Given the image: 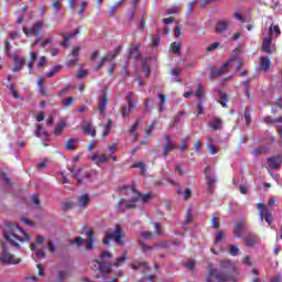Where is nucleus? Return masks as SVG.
Masks as SVG:
<instances>
[{
	"mask_svg": "<svg viewBox=\"0 0 282 282\" xmlns=\"http://www.w3.org/2000/svg\"><path fill=\"white\" fill-rule=\"evenodd\" d=\"M200 148H202V143H200L199 139H196V141H194V150L196 152H199Z\"/></svg>",
	"mask_w": 282,
	"mask_h": 282,
	"instance_id": "nucleus-58",
	"label": "nucleus"
},
{
	"mask_svg": "<svg viewBox=\"0 0 282 282\" xmlns=\"http://www.w3.org/2000/svg\"><path fill=\"white\" fill-rule=\"evenodd\" d=\"M164 140H165V145L163 148V155L164 158H167L169 153H171V151H174L175 145L173 144V142H171V137L164 135Z\"/></svg>",
	"mask_w": 282,
	"mask_h": 282,
	"instance_id": "nucleus-12",
	"label": "nucleus"
},
{
	"mask_svg": "<svg viewBox=\"0 0 282 282\" xmlns=\"http://www.w3.org/2000/svg\"><path fill=\"white\" fill-rule=\"evenodd\" d=\"M197 110H198L197 117H200V115H203V112H204L203 101H199V104L197 106Z\"/></svg>",
	"mask_w": 282,
	"mask_h": 282,
	"instance_id": "nucleus-60",
	"label": "nucleus"
},
{
	"mask_svg": "<svg viewBox=\"0 0 282 282\" xmlns=\"http://www.w3.org/2000/svg\"><path fill=\"white\" fill-rule=\"evenodd\" d=\"M78 204L80 208H85V206L89 204V196L87 194L82 195L78 198Z\"/></svg>",
	"mask_w": 282,
	"mask_h": 282,
	"instance_id": "nucleus-29",
	"label": "nucleus"
},
{
	"mask_svg": "<svg viewBox=\"0 0 282 282\" xmlns=\"http://www.w3.org/2000/svg\"><path fill=\"white\" fill-rule=\"evenodd\" d=\"M271 282H282V276L280 274L272 276Z\"/></svg>",
	"mask_w": 282,
	"mask_h": 282,
	"instance_id": "nucleus-64",
	"label": "nucleus"
},
{
	"mask_svg": "<svg viewBox=\"0 0 282 282\" xmlns=\"http://www.w3.org/2000/svg\"><path fill=\"white\" fill-rule=\"evenodd\" d=\"M44 135L45 140H47V132L43 130V127L41 124H37V130L35 131V137L41 138Z\"/></svg>",
	"mask_w": 282,
	"mask_h": 282,
	"instance_id": "nucleus-33",
	"label": "nucleus"
},
{
	"mask_svg": "<svg viewBox=\"0 0 282 282\" xmlns=\"http://www.w3.org/2000/svg\"><path fill=\"white\" fill-rule=\"evenodd\" d=\"M128 106L121 108L122 118H129L131 111L135 109V102L133 101V93H129L126 97Z\"/></svg>",
	"mask_w": 282,
	"mask_h": 282,
	"instance_id": "nucleus-8",
	"label": "nucleus"
},
{
	"mask_svg": "<svg viewBox=\"0 0 282 282\" xmlns=\"http://www.w3.org/2000/svg\"><path fill=\"white\" fill-rule=\"evenodd\" d=\"M9 89L13 96V98H15L17 100H19V98H21V96H19V93L17 91V89L14 88V85H10Z\"/></svg>",
	"mask_w": 282,
	"mask_h": 282,
	"instance_id": "nucleus-47",
	"label": "nucleus"
},
{
	"mask_svg": "<svg viewBox=\"0 0 282 282\" xmlns=\"http://www.w3.org/2000/svg\"><path fill=\"white\" fill-rule=\"evenodd\" d=\"M84 133L86 135H90L91 138H96V129L91 127V122H85L82 127Z\"/></svg>",
	"mask_w": 282,
	"mask_h": 282,
	"instance_id": "nucleus-17",
	"label": "nucleus"
},
{
	"mask_svg": "<svg viewBox=\"0 0 282 282\" xmlns=\"http://www.w3.org/2000/svg\"><path fill=\"white\" fill-rule=\"evenodd\" d=\"M234 15H235L236 20H240V22H246L243 15H241V13L235 12Z\"/></svg>",
	"mask_w": 282,
	"mask_h": 282,
	"instance_id": "nucleus-63",
	"label": "nucleus"
},
{
	"mask_svg": "<svg viewBox=\"0 0 282 282\" xmlns=\"http://www.w3.org/2000/svg\"><path fill=\"white\" fill-rule=\"evenodd\" d=\"M257 208L259 210V217L260 221H268V224H272L273 217H272V210H270L268 204H264L263 202H259L257 204Z\"/></svg>",
	"mask_w": 282,
	"mask_h": 282,
	"instance_id": "nucleus-6",
	"label": "nucleus"
},
{
	"mask_svg": "<svg viewBox=\"0 0 282 282\" xmlns=\"http://www.w3.org/2000/svg\"><path fill=\"white\" fill-rule=\"evenodd\" d=\"M111 257H113V254H111V252L109 251H102L100 254V259H111Z\"/></svg>",
	"mask_w": 282,
	"mask_h": 282,
	"instance_id": "nucleus-56",
	"label": "nucleus"
},
{
	"mask_svg": "<svg viewBox=\"0 0 282 282\" xmlns=\"http://www.w3.org/2000/svg\"><path fill=\"white\" fill-rule=\"evenodd\" d=\"M224 237H225L224 230L218 229V232L216 235L215 245L217 246L220 241H223Z\"/></svg>",
	"mask_w": 282,
	"mask_h": 282,
	"instance_id": "nucleus-41",
	"label": "nucleus"
},
{
	"mask_svg": "<svg viewBox=\"0 0 282 282\" xmlns=\"http://www.w3.org/2000/svg\"><path fill=\"white\" fill-rule=\"evenodd\" d=\"M205 95V86L197 84L196 97L198 101H203Z\"/></svg>",
	"mask_w": 282,
	"mask_h": 282,
	"instance_id": "nucleus-23",
	"label": "nucleus"
},
{
	"mask_svg": "<svg viewBox=\"0 0 282 282\" xmlns=\"http://www.w3.org/2000/svg\"><path fill=\"white\" fill-rule=\"evenodd\" d=\"M85 8H87V2H82L80 9L78 11L79 17H83V14L85 13Z\"/></svg>",
	"mask_w": 282,
	"mask_h": 282,
	"instance_id": "nucleus-59",
	"label": "nucleus"
},
{
	"mask_svg": "<svg viewBox=\"0 0 282 282\" xmlns=\"http://www.w3.org/2000/svg\"><path fill=\"white\" fill-rule=\"evenodd\" d=\"M35 257L37 259H45V251L43 249L35 251Z\"/></svg>",
	"mask_w": 282,
	"mask_h": 282,
	"instance_id": "nucleus-54",
	"label": "nucleus"
},
{
	"mask_svg": "<svg viewBox=\"0 0 282 282\" xmlns=\"http://www.w3.org/2000/svg\"><path fill=\"white\" fill-rule=\"evenodd\" d=\"M70 105H74V97H69L67 99H64L62 102V107H70Z\"/></svg>",
	"mask_w": 282,
	"mask_h": 282,
	"instance_id": "nucleus-43",
	"label": "nucleus"
},
{
	"mask_svg": "<svg viewBox=\"0 0 282 282\" xmlns=\"http://www.w3.org/2000/svg\"><path fill=\"white\" fill-rule=\"evenodd\" d=\"M72 243H75L76 246H78L80 248V246H83V243H85V238L76 237Z\"/></svg>",
	"mask_w": 282,
	"mask_h": 282,
	"instance_id": "nucleus-50",
	"label": "nucleus"
},
{
	"mask_svg": "<svg viewBox=\"0 0 282 282\" xmlns=\"http://www.w3.org/2000/svg\"><path fill=\"white\" fill-rule=\"evenodd\" d=\"M116 241L119 246H124L122 242V229L120 226H115V230L109 229L106 238L104 239V243L108 246L109 241Z\"/></svg>",
	"mask_w": 282,
	"mask_h": 282,
	"instance_id": "nucleus-4",
	"label": "nucleus"
},
{
	"mask_svg": "<svg viewBox=\"0 0 282 282\" xmlns=\"http://www.w3.org/2000/svg\"><path fill=\"white\" fill-rule=\"evenodd\" d=\"M208 272L206 274L207 282H237V268L232 261L225 259L220 261V272H217L216 268H213L212 263L208 264Z\"/></svg>",
	"mask_w": 282,
	"mask_h": 282,
	"instance_id": "nucleus-1",
	"label": "nucleus"
},
{
	"mask_svg": "<svg viewBox=\"0 0 282 282\" xmlns=\"http://www.w3.org/2000/svg\"><path fill=\"white\" fill-rule=\"evenodd\" d=\"M108 102H109V99L107 98V96H102L99 101V111H100L101 116H105V111H107Z\"/></svg>",
	"mask_w": 282,
	"mask_h": 282,
	"instance_id": "nucleus-20",
	"label": "nucleus"
},
{
	"mask_svg": "<svg viewBox=\"0 0 282 282\" xmlns=\"http://www.w3.org/2000/svg\"><path fill=\"white\" fill-rule=\"evenodd\" d=\"M246 243L247 246H254V243H257V235H254V232L247 235Z\"/></svg>",
	"mask_w": 282,
	"mask_h": 282,
	"instance_id": "nucleus-27",
	"label": "nucleus"
},
{
	"mask_svg": "<svg viewBox=\"0 0 282 282\" xmlns=\"http://www.w3.org/2000/svg\"><path fill=\"white\" fill-rule=\"evenodd\" d=\"M210 224H212L213 228L218 230L220 228V219H219V217H217V216L212 217Z\"/></svg>",
	"mask_w": 282,
	"mask_h": 282,
	"instance_id": "nucleus-34",
	"label": "nucleus"
},
{
	"mask_svg": "<svg viewBox=\"0 0 282 282\" xmlns=\"http://www.w3.org/2000/svg\"><path fill=\"white\" fill-rule=\"evenodd\" d=\"M229 252L230 254H232L234 257H236L239 252V248L238 246H235V245H230L229 246Z\"/></svg>",
	"mask_w": 282,
	"mask_h": 282,
	"instance_id": "nucleus-46",
	"label": "nucleus"
},
{
	"mask_svg": "<svg viewBox=\"0 0 282 282\" xmlns=\"http://www.w3.org/2000/svg\"><path fill=\"white\" fill-rule=\"evenodd\" d=\"M65 127H67V123L65 121L58 122L57 126L55 127L54 135H61Z\"/></svg>",
	"mask_w": 282,
	"mask_h": 282,
	"instance_id": "nucleus-28",
	"label": "nucleus"
},
{
	"mask_svg": "<svg viewBox=\"0 0 282 282\" xmlns=\"http://www.w3.org/2000/svg\"><path fill=\"white\" fill-rule=\"evenodd\" d=\"M62 208L64 210H72V208H74V202L68 200V202L62 203Z\"/></svg>",
	"mask_w": 282,
	"mask_h": 282,
	"instance_id": "nucleus-40",
	"label": "nucleus"
},
{
	"mask_svg": "<svg viewBox=\"0 0 282 282\" xmlns=\"http://www.w3.org/2000/svg\"><path fill=\"white\" fill-rule=\"evenodd\" d=\"M221 126H223V121L218 117H215V119H213V121H210L209 123V128H213V130H219Z\"/></svg>",
	"mask_w": 282,
	"mask_h": 282,
	"instance_id": "nucleus-24",
	"label": "nucleus"
},
{
	"mask_svg": "<svg viewBox=\"0 0 282 282\" xmlns=\"http://www.w3.org/2000/svg\"><path fill=\"white\" fill-rule=\"evenodd\" d=\"M2 230H3L4 239L13 248H21V243H25V241H30V235H28L22 229H19V225L17 224L6 223Z\"/></svg>",
	"mask_w": 282,
	"mask_h": 282,
	"instance_id": "nucleus-2",
	"label": "nucleus"
},
{
	"mask_svg": "<svg viewBox=\"0 0 282 282\" xmlns=\"http://www.w3.org/2000/svg\"><path fill=\"white\" fill-rule=\"evenodd\" d=\"M88 239L86 240V250H93L94 243H96V234L94 230L87 231Z\"/></svg>",
	"mask_w": 282,
	"mask_h": 282,
	"instance_id": "nucleus-14",
	"label": "nucleus"
},
{
	"mask_svg": "<svg viewBox=\"0 0 282 282\" xmlns=\"http://www.w3.org/2000/svg\"><path fill=\"white\" fill-rule=\"evenodd\" d=\"M2 252L0 254V261L3 263H9L11 265H17V263H21V259L17 258L14 254L8 251V245L6 242H1Z\"/></svg>",
	"mask_w": 282,
	"mask_h": 282,
	"instance_id": "nucleus-5",
	"label": "nucleus"
},
{
	"mask_svg": "<svg viewBox=\"0 0 282 282\" xmlns=\"http://www.w3.org/2000/svg\"><path fill=\"white\" fill-rule=\"evenodd\" d=\"M141 237L143 239H153V234L151 231H143L141 232Z\"/></svg>",
	"mask_w": 282,
	"mask_h": 282,
	"instance_id": "nucleus-55",
	"label": "nucleus"
},
{
	"mask_svg": "<svg viewBox=\"0 0 282 282\" xmlns=\"http://www.w3.org/2000/svg\"><path fill=\"white\" fill-rule=\"evenodd\" d=\"M271 44H272V37L271 36L263 39L262 48H263L264 53H268V54L272 53Z\"/></svg>",
	"mask_w": 282,
	"mask_h": 282,
	"instance_id": "nucleus-18",
	"label": "nucleus"
},
{
	"mask_svg": "<svg viewBox=\"0 0 282 282\" xmlns=\"http://www.w3.org/2000/svg\"><path fill=\"white\" fill-rule=\"evenodd\" d=\"M90 160L93 162H95V164H105V162H107L109 160V156L105 153L102 154H96L94 153L91 156H90Z\"/></svg>",
	"mask_w": 282,
	"mask_h": 282,
	"instance_id": "nucleus-15",
	"label": "nucleus"
},
{
	"mask_svg": "<svg viewBox=\"0 0 282 282\" xmlns=\"http://www.w3.org/2000/svg\"><path fill=\"white\" fill-rule=\"evenodd\" d=\"M69 171L73 173L74 177L77 178L78 184H83V178H79L83 173V169L76 170L75 167H70Z\"/></svg>",
	"mask_w": 282,
	"mask_h": 282,
	"instance_id": "nucleus-26",
	"label": "nucleus"
},
{
	"mask_svg": "<svg viewBox=\"0 0 282 282\" xmlns=\"http://www.w3.org/2000/svg\"><path fill=\"white\" fill-rule=\"evenodd\" d=\"M272 66V61L270 57H261L260 59V67L263 69V70H270Z\"/></svg>",
	"mask_w": 282,
	"mask_h": 282,
	"instance_id": "nucleus-19",
	"label": "nucleus"
},
{
	"mask_svg": "<svg viewBox=\"0 0 282 282\" xmlns=\"http://www.w3.org/2000/svg\"><path fill=\"white\" fill-rule=\"evenodd\" d=\"M188 141H189V137H185L184 139H181V145H178V150L181 152H185V150H187Z\"/></svg>",
	"mask_w": 282,
	"mask_h": 282,
	"instance_id": "nucleus-30",
	"label": "nucleus"
},
{
	"mask_svg": "<svg viewBox=\"0 0 282 282\" xmlns=\"http://www.w3.org/2000/svg\"><path fill=\"white\" fill-rule=\"evenodd\" d=\"M116 56H118V48L111 53H108V55L106 57H102L101 63H107V61H113V58H116Z\"/></svg>",
	"mask_w": 282,
	"mask_h": 282,
	"instance_id": "nucleus-31",
	"label": "nucleus"
},
{
	"mask_svg": "<svg viewBox=\"0 0 282 282\" xmlns=\"http://www.w3.org/2000/svg\"><path fill=\"white\" fill-rule=\"evenodd\" d=\"M69 276V270H62L57 273V281H65Z\"/></svg>",
	"mask_w": 282,
	"mask_h": 282,
	"instance_id": "nucleus-32",
	"label": "nucleus"
},
{
	"mask_svg": "<svg viewBox=\"0 0 282 282\" xmlns=\"http://www.w3.org/2000/svg\"><path fill=\"white\" fill-rule=\"evenodd\" d=\"M13 61H14V67L12 72H21V69H23V66L25 65V58L13 56Z\"/></svg>",
	"mask_w": 282,
	"mask_h": 282,
	"instance_id": "nucleus-16",
	"label": "nucleus"
},
{
	"mask_svg": "<svg viewBox=\"0 0 282 282\" xmlns=\"http://www.w3.org/2000/svg\"><path fill=\"white\" fill-rule=\"evenodd\" d=\"M45 63H47V57L41 56V57H40V62H39V64H37V67H44V66H45Z\"/></svg>",
	"mask_w": 282,
	"mask_h": 282,
	"instance_id": "nucleus-57",
	"label": "nucleus"
},
{
	"mask_svg": "<svg viewBox=\"0 0 282 282\" xmlns=\"http://www.w3.org/2000/svg\"><path fill=\"white\" fill-rule=\"evenodd\" d=\"M126 193H127V195H130V197H132V199L129 200L127 204H124V198H120V200L117 204V207L120 210V213H124V210H127V208H135V204H138V202H140V199H142V202H147L150 197L149 195L142 196V194L140 192H138L137 189H134L132 186H127Z\"/></svg>",
	"mask_w": 282,
	"mask_h": 282,
	"instance_id": "nucleus-3",
	"label": "nucleus"
},
{
	"mask_svg": "<svg viewBox=\"0 0 282 282\" xmlns=\"http://www.w3.org/2000/svg\"><path fill=\"white\" fill-rule=\"evenodd\" d=\"M193 220V215L191 213V208H187L185 212V221L184 224H189Z\"/></svg>",
	"mask_w": 282,
	"mask_h": 282,
	"instance_id": "nucleus-42",
	"label": "nucleus"
},
{
	"mask_svg": "<svg viewBox=\"0 0 282 282\" xmlns=\"http://www.w3.org/2000/svg\"><path fill=\"white\" fill-rule=\"evenodd\" d=\"M210 154H217L219 150L215 145H208Z\"/></svg>",
	"mask_w": 282,
	"mask_h": 282,
	"instance_id": "nucleus-61",
	"label": "nucleus"
},
{
	"mask_svg": "<svg viewBox=\"0 0 282 282\" xmlns=\"http://www.w3.org/2000/svg\"><path fill=\"white\" fill-rule=\"evenodd\" d=\"M220 46V42H214L213 44H209V46H207L206 51L208 52H214L216 51V48H218Z\"/></svg>",
	"mask_w": 282,
	"mask_h": 282,
	"instance_id": "nucleus-44",
	"label": "nucleus"
},
{
	"mask_svg": "<svg viewBox=\"0 0 282 282\" xmlns=\"http://www.w3.org/2000/svg\"><path fill=\"white\" fill-rule=\"evenodd\" d=\"M108 151H109L110 155H113V153H116L118 151V143H113V144L109 145Z\"/></svg>",
	"mask_w": 282,
	"mask_h": 282,
	"instance_id": "nucleus-51",
	"label": "nucleus"
},
{
	"mask_svg": "<svg viewBox=\"0 0 282 282\" xmlns=\"http://www.w3.org/2000/svg\"><path fill=\"white\" fill-rule=\"evenodd\" d=\"M230 24H231L230 20H218L215 26L216 33L217 34L225 33L226 31H228Z\"/></svg>",
	"mask_w": 282,
	"mask_h": 282,
	"instance_id": "nucleus-10",
	"label": "nucleus"
},
{
	"mask_svg": "<svg viewBox=\"0 0 282 282\" xmlns=\"http://www.w3.org/2000/svg\"><path fill=\"white\" fill-rule=\"evenodd\" d=\"M44 25L45 23L43 21L35 22L33 24L32 34H34L35 36L39 35L41 33V30H43Z\"/></svg>",
	"mask_w": 282,
	"mask_h": 282,
	"instance_id": "nucleus-21",
	"label": "nucleus"
},
{
	"mask_svg": "<svg viewBox=\"0 0 282 282\" xmlns=\"http://www.w3.org/2000/svg\"><path fill=\"white\" fill-rule=\"evenodd\" d=\"M267 163L270 169H280L282 164V154H278L276 156H271L267 160Z\"/></svg>",
	"mask_w": 282,
	"mask_h": 282,
	"instance_id": "nucleus-11",
	"label": "nucleus"
},
{
	"mask_svg": "<svg viewBox=\"0 0 282 282\" xmlns=\"http://www.w3.org/2000/svg\"><path fill=\"white\" fill-rule=\"evenodd\" d=\"M227 102H228V95L226 94L221 95L219 104L223 106V108H227Z\"/></svg>",
	"mask_w": 282,
	"mask_h": 282,
	"instance_id": "nucleus-45",
	"label": "nucleus"
},
{
	"mask_svg": "<svg viewBox=\"0 0 282 282\" xmlns=\"http://www.w3.org/2000/svg\"><path fill=\"white\" fill-rule=\"evenodd\" d=\"M245 228H246V221L245 220L236 221V224L234 226V234L237 237H242Z\"/></svg>",
	"mask_w": 282,
	"mask_h": 282,
	"instance_id": "nucleus-13",
	"label": "nucleus"
},
{
	"mask_svg": "<svg viewBox=\"0 0 282 282\" xmlns=\"http://www.w3.org/2000/svg\"><path fill=\"white\" fill-rule=\"evenodd\" d=\"M238 59L237 56L230 57L228 62H225L220 68H212V73L209 75L210 79H216L217 77H221L225 73H227L229 66L232 64V62H236Z\"/></svg>",
	"mask_w": 282,
	"mask_h": 282,
	"instance_id": "nucleus-7",
	"label": "nucleus"
},
{
	"mask_svg": "<svg viewBox=\"0 0 282 282\" xmlns=\"http://www.w3.org/2000/svg\"><path fill=\"white\" fill-rule=\"evenodd\" d=\"M112 122H111V120H109L108 122H107V124L105 126V129H104V132H102V138H105V137H107V135H109V133H111V127H112Z\"/></svg>",
	"mask_w": 282,
	"mask_h": 282,
	"instance_id": "nucleus-35",
	"label": "nucleus"
},
{
	"mask_svg": "<svg viewBox=\"0 0 282 282\" xmlns=\"http://www.w3.org/2000/svg\"><path fill=\"white\" fill-rule=\"evenodd\" d=\"M94 270H99V272H104L102 279H107V275L111 273V264L107 265L102 260H94L93 261Z\"/></svg>",
	"mask_w": 282,
	"mask_h": 282,
	"instance_id": "nucleus-9",
	"label": "nucleus"
},
{
	"mask_svg": "<svg viewBox=\"0 0 282 282\" xmlns=\"http://www.w3.org/2000/svg\"><path fill=\"white\" fill-rule=\"evenodd\" d=\"M159 98L161 100L160 111H164V105L166 104V97L164 96V94H160Z\"/></svg>",
	"mask_w": 282,
	"mask_h": 282,
	"instance_id": "nucleus-48",
	"label": "nucleus"
},
{
	"mask_svg": "<svg viewBox=\"0 0 282 282\" xmlns=\"http://www.w3.org/2000/svg\"><path fill=\"white\" fill-rule=\"evenodd\" d=\"M243 117L246 119L247 126H250V123H251V112H250V108L249 107H247L245 109Z\"/></svg>",
	"mask_w": 282,
	"mask_h": 282,
	"instance_id": "nucleus-36",
	"label": "nucleus"
},
{
	"mask_svg": "<svg viewBox=\"0 0 282 282\" xmlns=\"http://www.w3.org/2000/svg\"><path fill=\"white\" fill-rule=\"evenodd\" d=\"M52 8L54 10V14H58V12H61V0H55Z\"/></svg>",
	"mask_w": 282,
	"mask_h": 282,
	"instance_id": "nucleus-39",
	"label": "nucleus"
},
{
	"mask_svg": "<svg viewBox=\"0 0 282 282\" xmlns=\"http://www.w3.org/2000/svg\"><path fill=\"white\" fill-rule=\"evenodd\" d=\"M142 72L144 74V76L148 78V76L151 75V68H149V65L144 64L142 67Z\"/></svg>",
	"mask_w": 282,
	"mask_h": 282,
	"instance_id": "nucleus-53",
	"label": "nucleus"
},
{
	"mask_svg": "<svg viewBox=\"0 0 282 282\" xmlns=\"http://www.w3.org/2000/svg\"><path fill=\"white\" fill-rule=\"evenodd\" d=\"M41 243H45V238L43 236H39L36 242L31 245V250H36V247Z\"/></svg>",
	"mask_w": 282,
	"mask_h": 282,
	"instance_id": "nucleus-37",
	"label": "nucleus"
},
{
	"mask_svg": "<svg viewBox=\"0 0 282 282\" xmlns=\"http://www.w3.org/2000/svg\"><path fill=\"white\" fill-rule=\"evenodd\" d=\"M243 263H247V265L253 264L249 254H246V257H243Z\"/></svg>",
	"mask_w": 282,
	"mask_h": 282,
	"instance_id": "nucleus-62",
	"label": "nucleus"
},
{
	"mask_svg": "<svg viewBox=\"0 0 282 282\" xmlns=\"http://www.w3.org/2000/svg\"><path fill=\"white\" fill-rule=\"evenodd\" d=\"M124 261H127V253H123L120 258H118L113 265L116 268H120V265H122V263H124Z\"/></svg>",
	"mask_w": 282,
	"mask_h": 282,
	"instance_id": "nucleus-38",
	"label": "nucleus"
},
{
	"mask_svg": "<svg viewBox=\"0 0 282 282\" xmlns=\"http://www.w3.org/2000/svg\"><path fill=\"white\" fill-rule=\"evenodd\" d=\"M140 53L138 52V48L133 47L130 51V58H139Z\"/></svg>",
	"mask_w": 282,
	"mask_h": 282,
	"instance_id": "nucleus-52",
	"label": "nucleus"
},
{
	"mask_svg": "<svg viewBox=\"0 0 282 282\" xmlns=\"http://www.w3.org/2000/svg\"><path fill=\"white\" fill-rule=\"evenodd\" d=\"M76 144H78V140L76 139H68L65 144V149L67 151H76Z\"/></svg>",
	"mask_w": 282,
	"mask_h": 282,
	"instance_id": "nucleus-22",
	"label": "nucleus"
},
{
	"mask_svg": "<svg viewBox=\"0 0 282 282\" xmlns=\"http://www.w3.org/2000/svg\"><path fill=\"white\" fill-rule=\"evenodd\" d=\"M195 265H196L195 259H189V261H187V262L185 263V267H186L188 270H194Z\"/></svg>",
	"mask_w": 282,
	"mask_h": 282,
	"instance_id": "nucleus-49",
	"label": "nucleus"
},
{
	"mask_svg": "<svg viewBox=\"0 0 282 282\" xmlns=\"http://www.w3.org/2000/svg\"><path fill=\"white\" fill-rule=\"evenodd\" d=\"M178 195H182L183 200L186 202L187 199H189V197H192L193 192L191 187H186V189H183V192H180L178 189Z\"/></svg>",
	"mask_w": 282,
	"mask_h": 282,
	"instance_id": "nucleus-25",
	"label": "nucleus"
}]
</instances>
